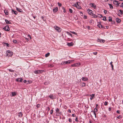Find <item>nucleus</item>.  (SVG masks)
Returning <instances> with one entry per match:
<instances>
[{
  "instance_id": "obj_1",
  "label": "nucleus",
  "mask_w": 123,
  "mask_h": 123,
  "mask_svg": "<svg viewBox=\"0 0 123 123\" xmlns=\"http://www.w3.org/2000/svg\"><path fill=\"white\" fill-rule=\"evenodd\" d=\"M45 71L44 70H35L34 71V73L36 74H39L42 73L43 72H44Z\"/></svg>"
},
{
  "instance_id": "obj_2",
  "label": "nucleus",
  "mask_w": 123,
  "mask_h": 123,
  "mask_svg": "<svg viewBox=\"0 0 123 123\" xmlns=\"http://www.w3.org/2000/svg\"><path fill=\"white\" fill-rule=\"evenodd\" d=\"M54 28L55 29V30L57 31L58 32H60L61 31V28L56 25L54 26Z\"/></svg>"
},
{
  "instance_id": "obj_3",
  "label": "nucleus",
  "mask_w": 123,
  "mask_h": 123,
  "mask_svg": "<svg viewBox=\"0 0 123 123\" xmlns=\"http://www.w3.org/2000/svg\"><path fill=\"white\" fill-rule=\"evenodd\" d=\"M3 29L6 31H9L10 30L9 26L8 25L6 26L5 27L3 28Z\"/></svg>"
},
{
  "instance_id": "obj_4",
  "label": "nucleus",
  "mask_w": 123,
  "mask_h": 123,
  "mask_svg": "<svg viewBox=\"0 0 123 123\" xmlns=\"http://www.w3.org/2000/svg\"><path fill=\"white\" fill-rule=\"evenodd\" d=\"M89 5L91 7H93L95 9H96V6L95 4L93 3H90Z\"/></svg>"
},
{
  "instance_id": "obj_5",
  "label": "nucleus",
  "mask_w": 123,
  "mask_h": 123,
  "mask_svg": "<svg viewBox=\"0 0 123 123\" xmlns=\"http://www.w3.org/2000/svg\"><path fill=\"white\" fill-rule=\"evenodd\" d=\"M98 111V110L97 108H95L94 109V111H93V114L94 115L95 117H96V114L95 112H97Z\"/></svg>"
},
{
  "instance_id": "obj_6",
  "label": "nucleus",
  "mask_w": 123,
  "mask_h": 123,
  "mask_svg": "<svg viewBox=\"0 0 123 123\" xmlns=\"http://www.w3.org/2000/svg\"><path fill=\"white\" fill-rule=\"evenodd\" d=\"M23 79L21 78H18L16 79V81L18 82H21L23 80Z\"/></svg>"
},
{
  "instance_id": "obj_7",
  "label": "nucleus",
  "mask_w": 123,
  "mask_h": 123,
  "mask_svg": "<svg viewBox=\"0 0 123 123\" xmlns=\"http://www.w3.org/2000/svg\"><path fill=\"white\" fill-rule=\"evenodd\" d=\"M12 94H10V96L11 97L14 96H15L17 94V93L15 92H11Z\"/></svg>"
},
{
  "instance_id": "obj_8",
  "label": "nucleus",
  "mask_w": 123,
  "mask_h": 123,
  "mask_svg": "<svg viewBox=\"0 0 123 123\" xmlns=\"http://www.w3.org/2000/svg\"><path fill=\"white\" fill-rule=\"evenodd\" d=\"M8 53L9 54H7V56H11L12 55V53L9 50L8 51Z\"/></svg>"
},
{
  "instance_id": "obj_9",
  "label": "nucleus",
  "mask_w": 123,
  "mask_h": 123,
  "mask_svg": "<svg viewBox=\"0 0 123 123\" xmlns=\"http://www.w3.org/2000/svg\"><path fill=\"white\" fill-rule=\"evenodd\" d=\"M87 11H88V13L90 15L93 14V13H92V10L88 9Z\"/></svg>"
},
{
  "instance_id": "obj_10",
  "label": "nucleus",
  "mask_w": 123,
  "mask_h": 123,
  "mask_svg": "<svg viewBox=\"0 0 123 123\" xmlns=\"http://www.w3.org/2000/svg\"><path fill=\"white\" fill-rule=\"evenodd\" d=\"M67 45L69 46H71L74 45V43L73 42L68 43H67Z\"/></svg>"
},
{
  "instance_id": "obj_11",
  "label": "nucleus",
  "mask_w": 123,
  "mask_h": 123,
  "mask_svg": "<svg viewBox=\"0 0 123 123\" xmlns=\"http://www.w3.org/2000/svg\"><path fill=\"white\" fill-rule=\"evenodd\" d=\"M97 41L98 42H103V43H104L105 41L103 39H98H98Z\"/></svg>"
},
{
  "instance_id": "obj_12",
  "label": "nucleus",
  "mask_w": 123,
  "mask_h": 123,
  "mask_svg": "<svg viewBox=\"0 0 123 123\" xmlns=\"http://www.w3.org/2000/svg\"><path fill=\"white\" fill-rule=\"evenodd\" d=\"M76 7L78 9H80L81 8V7L79 6L78 2H77V4L76 5Z\"/></svg>"
},
{
  "instance_id": "obj_13",
  "label": "nucleus",
  "mask_w": 123,
  "mask_h": 123,
  "mask_svg": "<svg viewBox=\"0 0 123 123\" xmlns=\"http://www.w3.org/2000/svg\"><path fill=\"white\" fill-rule=\"evenodd\" d=\"M58 10V8L57 7H56L55 8L53 9V11L54 12H56Z\"/></svg>"
},
{
  "instance_id": "obj_14",
  "label": "nucleus",
  "mask_w": 123,
  "mask_h": 123,
  "mask_svg": "<svg viewBox=\"0 0 123 123\" xmlns=\"http://www.w3.org/2000/svg\"><path fill=\"white\" fill-rule=\"evenodd\" d=\"M97 26L99 28H103L104 29H105L104 27L100 24H99L97 25Z\"/></svg>"
},
{
  "instance_id": "obj_15",
  "label": "nucleus",
  "mask_w": 123,
  "mask_h": 123,
  "mask_svg": "<svg viewBox=\"0 0 123 123\" xmlns=\"http://www.w3.org/2000/svg\"><path fill=\"white\" fill-rule=\"evenodd\" d=\"M49 97L52 99H53L54 98V97H53V94H51L49 95Z\"/></svg>"
},
{
  "instance_id": "obj_16",
  "label": "nucleus",
  "mask_w": 123,
  "mask_h": 123,
  "mask_svg": "<svg viewBox=\"0 0 123 123\" xmlns=\"http://www.w3.org/2000/svg\"><path fill=\"white\" fill-rule=\"evenodd\" d=\"M12 13L13 12L14 13V14H15L16 15H17L18 13V12L16 11H14L13 10V9H12Z\"/></svg>"
},
{
  "instance_id": "obj_17",
  "label": "nucleus",
  "mask_w": 123,
  "mask_h": 123,
  "mask_svg": "<svg viewBox=\"0 0 123 123\" xmlns=\"http://www.w3.org/2000/svg\"><path fill=\"white\" fill-rule=\"evenodd\" d=\"M113 3L114 4L117 5L119 6V3H118V1L116 0H115L113 2Z\"/></svg>"
},
{
  "instance_id": "obj_18",
  "label": "nucleus",
  "mask_w": 123,
  "mask_h": 123,
  "mask_svg": "<svg viewBox=\"0 0 123 123\" xmlns=\"http://www.w3.org/2000/svg\"><path fill=\"white\" fill-rule=\"evenodd\" d=\"M18 116L21 117H22L23 116V114L21 112H20L18 113Z\"/></svg>"
},
{
  "instance_id": "obj_19",
  "label": "nucleus",
  "mask_w": 123,
  "mask_h": 123,
  "mask_svg": "<svg viewBox=\"0 0 123 123\" xmlns=\"http://www.w3.org/2000/svg\"><path fill=\"white\" fill-rule=\"evenodd\" d=\"M16 10L19 12H22L23 10L22 9H19L18 8H16Z\"/></svg>"
},
{
  "instance_id": "obj_20",
  "label": "nucleus",
  "mask_w": 123,
  "mask_h": 123,
  "mask_svg": "<svg viewBox=\"0 0 123 123\" xmlns=\"http://www.w3.org/2000/svg\"><path fill=\"white\" fill-rule=\"evenodd\" d=\"M81 79L83 80L84 81H86L88 80V78H87L83 77H82Z\"/></svg>"
},
{
  "instance_id": "obj_21",
  "label": "nucleus",
  "mask_w": 123,
  "mask_h": 123,
  "mask_svg": "<svg viewBox=\"0 0 123 123\" xmlns=\"http://www.w3.org/2000/svg\"><path fill=\"white\" fill-rule=\"evenodd\" d=\"M5 21L6 22V23L7 24H12L9 21L7 20L6 19H5Z\"/></svg>"
},
{
  "instance_id": "obj_22",
  "label": "nucleus",
  "mask_w": 123,
  "mask_h": 123,
  "mask_svg": "<svg viewBox=\"0 0 123 123\" xmlns=\"http://www.w3.org/2000/svg\"><path fill=\"white\" fill-rule=\"evenodd\" d=\"M116 20L117 23H119L121 21L120 19L118 18H116Z\"/></svg>"
},
{
  "instance_id": "obj_23",
  "label": "nucleus",
  "mask_w": 123,
  "mask_h": 123,
  "mask_svg": "<svg viewBox=\"0 0 123 123\" xmlns=\"http://www.w3.org/2000/svg\"><path fill=\"white\" fill-rule=\"evenodd\" d=\"M4 12L6 15H7L8 14V11L7 10H5Z\"/></svg>"
},
{
  "instance_id": "obj_24",
  "label": "nucleus",
  "mask_w": 123,
  "mask_h": 123,
  "mask_svg": "<svg viewBox=\"0 0 123 123\" xmlns=\"http://www.w3.org/2000/svg\"><path fill=\"white\" fill-rule=\"evenodd\" d=\"M75 67H78L80 65V62L75 63Z\"/></svg>"
},
{
  "instance_id": "obj_25",
  "label": "nucleus",
  "mask_w": 123,
  "mask_h": 123,
  "mask_svg": "<svg viewBox=\"0 0 123 123\" xmlns=\"http://www.w3.org/2000/svg\"><path fill=\"white\" fill-rule=\"evenodd\" d=\"M94 94H92L90 95L91 97L90 98V99L91 100H92L93 98L94 97Z\"/></svg>"
},
{
  "instance_id": "obj_26",
  "label": "nucleus",
  "mask_w": 123,
  "mask_h": 123,
  "mask_svg": "<svg viewBox=\"0 0 123 123\" xmlns=\"http://www.w3.org/2000/svg\"><path fill=\"white\" fill-rule=\"evenodd\" d=\"M80 85L82 86H85L86 84L84 83H82L81 82L80 83Z\"/></svg>"
},
{
  "instance_id": "obj_27",
  "label": "nucleus",
  "mask_w": 123,
  "mask_h": 123,
  "mask_svg": "<svg viewBox=\"0 0 123 123\" xmlns=\"http://www.w3.org/2000/svg\"><path fill=\"white\" fill-rule=\"evenodd\" d=\"M113 63V62H111L110 63V64L111 65V67L112 68V70H113V67L114 66L112 64V63Z\"/></svg>"
},
{
  "instance_id": "obj_28",
  "label": "nucleus",
  "mask_w": 123,
  "mask_h": 123,
  "mask_svg": "<svg viewBox=\"0 0 123 123\" xmlns=\"http://www.w3.org/2000/svg\"><path fill=\"white\" fill-rule=\"evenodd\" d=\"M24 83H26L27 84H28L29 83V81H27L25 80H24Z\"/></svg>"
},
{
  "instance_id": "obj_29",
  "label": "nucleus",
  "mask_w": 123,
  "mask_h": 123,
  "mask_svg": "<svg viewBox=\"0 0 123 123\" xmlns=\"http://www.w3.org/2000/svg\"><path fill=\"white\" fill-rule=\"evenodd\" d=\"M65 64H69L70 63V62L69 61V60L65 62Z\"/></svg>"
},
{
  "instance_id": "obj_30",
  "label": "nucleus",
  "mask_w": 123,
  "mask_h": 123,
  "mask_svg": "<svg viewBox=\"0 0 123 123\" xmlns=\"http://www.w3.org/2000/svg\"><path fill=\"white\" fill-rule=\"evenodd\" d=\"M8 70H9V71L11 72H14V70H13L12 69H8Z\"/></svg>"
},
{
  "instance_id": "obj_31",
  "label": "nucleus",
  "mask_w": 123,
  "mask_h": 123,
  "mask_svg": "<svg viewBox=\"0 0 123 123\" xmlns=\"http://www.w3.org/2000/svg\"><path fill=\"white\" fill-rule=\"evenodd\" d=\"M109 6L110 8L111 9H113V6H112L111 4H109Z\"/></svg>"
},
{
  "instance_id": "obj_32",
  "label": "nucleus",
  "mask_w": 123,
  "mask_h": 123,
  "mask_svg": "<svg viewBox=\"0 0 123 123\" xmlns=\"http://www.w3.org/2000/svg\"><path fill=\"white\" fill-rule=\"evenodd\" d=\"M4 44V45H6L8 47H9V44L7 43H5Z\"/></svg>"
},
{
  "instance_id": "obj_33",
  "label": "nucleus",
  "mask_w": 123,
  "mask_h": 123,
  "mask_svg": "<svg viewBox=\"0 0 123 123\" xmlns=\"http://www.w3.org/2000/svg\"><path fill=\"white\" fill-rule=\"evenodd\" d=\"M50 55V54L49 53H48L47 54H46L45 55V56L46 57H47L49 56Z\"/></svg>"
},
{
  "instance_id": "obj_34",
  "label": "nucleus",
  "mask_w": 123,
  "mask_h": 123,
  "mask_svg": "<svg viewBox=\"0 0 123 123\" xmlns=\"http://www.w3.org/2000/svg\"><path fill=\"white\" fill-rule=\"evenodd\" d=\"M92 16H93V17L95 18H96L98 17V16L97 15H95L94 14H93L92 15Z\"/></svg>"
},
{
  "instance_id": "obj_35",
  "label": "nucleus",
  "mask_w": 123,
  "mask_h": 123,
  "mask_svg": "<svg viewBox=\"0 0 123 123\" xmlns=\"http://www.w3.org/2000/svg\"><path fill=\"white\" fill-rule=\"evenodd\" d=\"M109 22H111L112 21V19L111 17H109Z\"/></svg>"
},
{
  "instance_id": "obj_36",
  "label": "nucleus",
  "mask_w": 123,
  "mask_h": 123,
  "mask_svg": "<svg viewBox=\"0 0 123 123\" xmlns=\"http://www.w3.org/2000/svg\"><path fill=\"white\" fill-rule=\"evenodd\" d=\"M67 34L68 35H69L71 36V37H72V34H71L70 33H69V32H67Z\"/></svg>"
},
{
  "instance_id": "obj_37",
  "label": "nucleus",
  "mask_w": 123,
  "mask_h": 123,
  "mask_svg": "<svg viewBox=\"0 0 123 123\" xmlns=\"http://www.w3.org/2000/svg\"><path fill=\"white\" fill-rule=\"evenodd\" d=\"M58 5L59 6V7H61L62 6V4L61 3H59V2H58L57 3Z\"/></svg>"
},
{
  "instance_id": "obj_38",
  "label": "nucleus",
  "mask_w": 123,
  "mask_h": 123,
  "mask_svg": "<svg viewBox=\"0 0 123 123\" xmlns=\"http://www.w3.org/2000/svg\"><path fill=\"white\" fill-rule=\"evenodd\" d=\"M119 11L121 13V15H122L123 14V11L122 10H119Z\"/></svg>"
},
{
  "instance_id": "obj_39",
  "label": "nucleus",
  "mask_w": 123,
  "mask_h": 123,
  "mask_svg": "<svg viewBox=\"0 0 123 123\" xmlns=\"http://www.w3.org/2000/svg\"><path fill=\"white\" fill-rule=\"evenodd\" d=\"M98 17L100 18L103 17L102 15L101 14H98Z\"/></svg>"
},
{
  "instance_id": "obj_40",
  "label": "nucleus",
  "mask_w": 123,
  "mask_h": 123,
  "mask_svg": "<svg viewBox=\"0 0 123 123\" xmlns=\"http://www.w3.org/2000/svg\"><path fill=\"white\" fill-rule=\"evenodd\" d=\"M108 104V102L107 101H105V103H104V105H107Z\"/></svg>"
},
{
  "instance_id": "obj_41",
  "label": "nucleus",
  "mask_w": 123,
  "mask_h": 123,
  "mask_svg": "<svg viewBox=\"0 0 123 123\" xmlns=\"http://www.w3.org/2000/svg\"><path fill=\"white\" fill-rule=\"evenodd\" d=\"M122 116L121 115H119L118 117H117L118 119H120L122 118Z\"/></svg>"
},
{
  "instance_id": "obj_42",
  "label": "nucleus",
  "mask_w": 123,
  "mask_h": 123,
  "mask_svg": "<svg viewBox=\"0 0 123 123\" xmlns=\"http://www.w3.org/2000/svg\"><path fill=\"white\" fill-rule=\"evenodd\" d=\"M69 11L71 13H72L73 12V11L72 9H71L69 8Z\"/></svg>"
},
{
  "instance_id": "obj_43",
  "label": "nucleus",
  "mask_w": 123,
  "mask_h": 123,
  "mask_svg": "<svg viewBox=\"0 0 123 123\" xmlns=\"http://www.w3.org/2000/svg\"><path fill=\"white\" fill-rule=\"evenodd\" d=\"M62 9L63 10V12L64 13L65 12H66V10H65V8L64 7H62Z\"/></svg>"
},
{
  "instance_id": "obj_44",
  "label": "nucleus",
  "mask_w": 123,
  "mask_h": 123,
  "mask_svg": "<svg viewBox=\"0 0 123 123\" xmlns=\"http://www.w3.org/2000/svg\"><path fill=\"white\" fill-rule=\"evenodd\" d=\"M70 32L74 34L77 35V34L75 32H74V31H70Z\"/></svg>"
},
{
  "instance_id": "obj_45",
  "label": "nucleus",
  "mask_w": 123,
  "mask_h": 123,
  "mask_svg": "<svg viewBox=\"0 0 123 123\" xmlns=\"http://www.w3.org/2000/svg\"><path fill=\"white\" fill-rule=\"evenodd\" d=\"M68 121L70 122H72V119L70 118H69L68 119Z\"/></svg>"
},
{
  "instance_id": "obj_46",
  "label": "nucleus",
  "mask_w": 123,
  "mask_h": 123,
  "mask_svg": "<svg viewBox=\"0 0 123 123\" xmlns=\"http://www.w3.org/2000/svg\"><path fill=\"white\" fill-rule=\"evenodd\" d=\"M56 112H59L60 111L59 109L58 108H57L56 109Z\"/></svg>"
},
{
  "instance_id": "obj_47",
  "label": "nucleus",
  "mask_w": 123,
  "mask_h": 123,
  "mask_svg": "<svg viewBox=\"0 0 123 123\" xmlns=\"http://www.w3.org/2000/svg\"><path fill=\"white\" fill-rule=\"evenodd\" d=\"M102 19L105 21H106V17H104Z\"/></svg>"
},
{
  "instance_id": "obj_48",
  "label": "nucleus",
  "mask_w": 123,
  "mask_h": 123,
  "mask_svg": "<svg viewBox=\"0 0 123 123\" xmlns=\"http://www.w3.org/2000/svg\"><path fill=\"white\" fill-rule=\"evenodd\" d=\"M17 41L16 40H13V42L14 43H16Z\"/></svg>"
},
{
  "instance_id": "obj_49",
  "label": "nucleus",
  "mask_w": 123,
  "mask_h": 123,
  "mask_svg": "<svg viewBox=\"0 0 123 123\" xmlns=\"http://www.w3.org/2000/svg\"><path fill=\"white\" fill-rule=\"evenodd\" d=\"M74 61V60H69V61L70 62V63H72Z\"/></svg>"
},
{
  "instance_id": "obj_50",
  "label": "nucleus",
  "mask_w": 123,
  "mask_h": 123,
  "mask_svg": "<svg viewBox=\"0 0 123 123\" xmlns=\"http://www.w3.org/2000/svg\"><path fill=\"white\" fill-rule=\"evenodd\" d=\"M72 67H75V63L74 64H72L71 65Z\"/></svg>"
},
{
  "instance_id": "obj_51",
  "label": "nucleus",
  "mask_w": 123,
  "mask_h": 123,
  "mask_svg": "<svg viewBox=\"0 0 123 123\" xmlns=\"http://www.w3.org/2000/svg\"><path fill=\"white\" fill-rule=\"evenodd\" d=\"M65 64V62H62V63H61V65H62L63 64L64 65Z\"/></svg>"
},
{
  "instance_id": "obj_52",
  "label": "nucleus",
  "mask_w": 123,
  "mask_h": 123,
  "mask_svg": "<svg viewBox=\"0 0 123 123\" xmlns=\"http://www.w3.org/2000/svg\"><path fill=\"white\" fill-rule=\"evenodd\" d=\"M53 111V109L51 110L50 112V114H52Z\"/></svg>"
},
{
  "instance_id": "obj_53",
  "label": "nucleus",
  "mask_w": 123,
  "mask_h": 123,
  "mask_svg": "<svg viewBox=\"0 0 123 123\" xmlns=\"http://www.w3.org/2000/svg\"><path fill=\"white\" fill-rule=\"evenodd\" d=\"M120 6L123 8V2H122Z\"/></svg>"
},
{
  "instance_id": "obj_54",
  "label": "nucleus",
  "mask_w": 123,
  "mask_h": 123,
  "mask_svg": "<svg viewBox=\"0 0 123 123\" xmlns=\"http://www.w3.org/2000/svg\"><path fill=\"white\" fill-rule=\"evenodd\" d=\"M93 53L95 55H96L97 54V52H93Z\"/></svg>"
},
{
  "instance_id": "obj_55",
  "label": "nucleus",
  "mask_w": 123,
  "mask_h": 123,
  "mask_svg": "<svg viewBox=\"0 0 123 123\" xmlns=\"http://www.w3.org/2000/svg\"><path fill=\"white\" fill-rule=\"evenodd\" d=\"M107 11L106 10H104V12L105 14H106L107 13Z\"/></svg>"
},
{
  "instance_id": "obj_56",
  "label": "nucleus",
  "mask_w": 123,
  "mask_h": 123,
  "mask_svg": "<svg viewBox=\"0 0 123 123\" xmlns=\"http://www.w3.org/2000/svg\"><path fill=\"white\" fill-rule=\"evenodd\" d=\"M36 106L37 107V108H38L40 107V105L39 104H38Z\"/></svg>"
},
{
  "instance_id": "obj_57",
  "label": "nucleus",
  "mask_w": 123,
  "mask_h": 123,
  "mask_svg": "<svg viewBox=\"0 0 123 123\" xmlns=\"http://www.w3.org/2000/svg\"><path fill=\"white\" fill-rule=\"evenodd\" d=\"M75 121L76 122H78V118L77 117H76V118L75 119Z\"/></svg>"
},
{
  "instance_id": "obj_58",
  "label": "nucleus",
  "mask_w": 123,
  "mask_h": 123,
  "mask_svg": "<svg viewBox=\"0 0 123 123\" xmlns=\"http://www.w3.org/2000/svg\"><path fill=\"white\" fill-rule=\"evenodd\" d=\"M72 116L73 117H74L76 116L74 114H73L72 115Z\"/></svg>"
},
{
  "instance_id": "obj_59",
  "label": "nucleus",
  "mask_w": 123,
  "mask_h": 123,
  "mask_svg": "<svg viewBox=\"0 0 123 123\" xmlns=\"http://www.w3.org/2000/svg\"><path fill=\"white\" fill-rule=\"evenodd\" d=\"M68 112H69V113H71V110L70 109H69L68 110Z\"/></svg>"
},
{
  "instance_id": "obj_60",
  "label": "nucleus",
  "mask_w": 123,
  "mask_h": 123,
  "mask_svg": "<svg viewBox=\"0 0 123 123\" xmlns=\"http://www.w3.org/2000/svg\"><path fill=\"white\" fill-rule=\"evenodd\" d=\"M77 2H76V3L75 4L74 6H75L76 7V5H77Z\"/></svg>"
},
{
  "instance_id": "obj_61",
  "label": "nucleus",
  "mask_w": 123,
  "mask_h": 123,
  "mask_svg": "<svg viewBox=\"0 0 123 123\" xmlns=\"http://www.w3.org/2000/svg\"><path fill=\"white\" fill-rule=\"evenodd\" d=\"M117 112L118 113H120V111L119 110L117 111Z\"/></svg>"
},
{
  "instance_id": "obj_62",
  "label": "nucleus",
  "mask_w": 123,
  "mask_h": 123,
  "mask_svg": "<svg viewBox=\"0 0 123 123\" xmlns=\"http://www.w3.org/2000/svg\"><path fill=\"white\" fill-rule=\"evenodd\" d=\"M42 19L44 20V17L43 16H42L41 17Z\"/></svg>"
},
{
  "instance_id": "obj_63",
  "label": "nucleus",
  "mask_w": 123,
  "mask_h": 123,
  "mask_svg": "<svg viewBox=\"0 0 123 123\" xmlns=\"http://www.w3.org/2000/svg\"><path fill=\"white\" fill-rule=\"evenodd\" d=\"M111 108H109L108 109V110L109 111H110L111 110Z\"/></svg>"
},
{
  "instance_id": "obj_64",
  "label": "nucleus",
  "mask_w": 123,
  "mask_h": 123,
  "mask_svg": "<svg viewBox=\"0 0 123 123\" xmlns=\"http://www.w3.org/2000/svg\"><path fill=\"white\" fill-rule=\"evenodd\" d=\"M84 18L85 19H86L87 18V17L86 16H84Z\"/></svg>"
}]
</instances>
